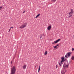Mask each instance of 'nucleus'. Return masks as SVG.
<instances>
[{"label": "nucleus", "instance_id": "obj_10", "mask_svg": "<svg viewBox=\"0 0 74 74\" xmlns=\"http://www.w3.org/2000/svg\"><path fill=\"white\" fill-rule=\"evenodd\" d=\"M71 59L72 60H74V56H72L71 57Z\"/></svg>", "mask_w": 74, "mask_h": 74}, {"label": "nucleus", "instance_id": "obj_2", "mask_svg": "<svg viewBox=\"0 0 74 74\" xmlns=\"http://www.w3.org/2000/svg\"><path fill=\"white\" fill-rule=\"evenodd\" d=\"M71 11L69 13V18H70V17H71V16H72L73 15V14L74 13V12L73 11V9H71Z\"/></svg>", "mask_w": 74, "mask_h": 74}, {"label": "nucleus", "instance_id": "obj_24", "mask_svg": "<svg viewBox=\"0 0 74 74\" xmlns=\"http://www.w3.org/2000/svg\"><path fill=\"white\" fill-rule=\"evenodd\" d=\"M25 11H24V12H23V13H25Z\"/></svg>", "mask_w": 74, "mask_h": 74}, {"label": "nucleus", "instance_id": "obj_11", "mask_svg": "<svg viewBox=\"0 0 74 74\" xmlns=\"http://www.w3.org/2000/svg\"><path fill=\"white\" fill-rule=\"evenodd\" d=\"M40 66H39V68L38 69V73H39V72H40Z\"/></svg>", "mask_w": 74, "mask_h": 74}, {"label": "nucleus", "instance_id": "obj_16", "mask_svg": "<svg viewBox=\"0 0 74 74\" xmlns=\"http://www.w3.org/2000/svg\"><path fill=\"white\" fill-rule=\"evenodd\" d=\"M74 50V48H73L71 50L72 51H73Z\"/></svg>", "mask_w": 74, "mask_h": 74}, {"label": "nucleus", "instance_id": "obj_15", "mask_svg": "<svg viewBox=\"0 0 74 74\" xmlns=\"http://www.w3.org/2000/svg\"><path fill=\"white\" fill-rule=\"evenodd\" d=\"M59 63V65H60V66H62V64H60V62H58Z\"/></svg>", "mask_w": 74, "mask_h": 74}, {"label": "nucleus", "instance_id": "obj_3", "mask_svg": "<svg viewBox=\"0 0 74 74\" xmlns=\"http://www.w3.org/2000/svg\"><path fill=\"white\" fill-rule=\"evenodd\" d=\"M27 23H25L23 24L20 27V29H23L24 27H26Z\"/></svg>", "mask_w": 74, "mask_h": 74}, {"label": "nucleus", "instance_id": "obj_4", "mask_svg": "<svg viewBox=\"0 0 74 74\" xmlns=\"http://www.w3.org/2000/svg\"><path fill=\"white\" fill-rule=\"evenodd\" d=\"M71 52L67 53V54L65 56V58H69V57H70V56H71Z\"/></svg>", "mask_w": 74, "mask_h": 74}, {"label": "nucleus", "instance_id": "obj_6", "mask_svg": "<svg viewBox=\"0 0 74 74\" xmlns=\"http://www.w3.org/2000/svg\"><path fill=\"white\" fill-rule=\"evenodd\" d=\"M68 67V66L67 65H66L65 64H64L63 66V68L64 69H66V68H67Z\"/></svg>", "mask_w": 74, "mask_h": 74}, {"label": "nucleus", "instance_id": "obj_9", "mask_svg": "<svg viewBox=\"0 0 74 74\" xmlns=\"http://www.w3.org/2000/svg\"><path fill=\"white\" fill-rule=\"evenodd\" d=\"M64 62V60H62L60 62L61 64H62V62Z\"/></svg>", "mask_w": 74, "mask_h": 74}, {"label": "nucleus", "instance_id": "obj_23", "mask_svg": "<svg viewBox=\"0 0 74 74\" xmlns=\"http://www.w3.org/2000/svg\"><path fill=\"white\" fill-rule=\"evenodd\" d=\"M42 38V36H40V38Z\"/></svg>", "mask_w": 74, "mask_h": 74}, {"label": "nucleus", "instance_id": "obj_17", "mask_svg": "<svg viewBox=\"0 0 74 74\" xmlns=\"http://www.w3.org/2000/svg\"><path fill=\"white\" fill-rule=\"evenodd\" d=\"M52 1H53V2H55L56 1V0H52Z\"/></svg>", "mask_w": 74, "mask_h": 74}, {"label": "nucleus", "instance_id": "obj_18", "mask_svg": "<svg viewBox=\"0 0 74 74\" xmlns=\"http://www.w3.org/2000/svg\"><path fill=\"white\" fill-rule=\"evenodd\" d=\"M1 8H2V7H0V11L1 10Z\"/></svg>", "mask_w": 74, "mask_h": 74}, {"label": "nucleus", "instance_id": "obj_8", "mask_svg": "<svg viewBox=\"0 0 74 74\" xmlns=\"http://www.w3.org/2000/svg\"><path fill=\"white\" fill-rule=\"evenodd\" d=\"M27 66V65H24L23 66V69H26V68Z\"/></svg>", "mask_w": 74, "mask_h": 74}, {"label": "nucleus", "instance_id": "obj_13", "mask_svg": "<svg viewBox=\"0 0 74 74\" xmlns=\"http://www.w3.org/2000/svg\"><path fill=\"white\" fill-rule=\"evenodd\" d=\"M47 53H48V52H47V51H45L44 53L45 55H46L47 54Z\"/></svg>", "mask_w": 74, "mask_h": 74}, {"label": "nucleus", "instance_id": "obj_14", "mask_svg": "<svg viewBox=\"0 0 74 74\" xmlns=\"http://www.w3.org/2000/svg\"><path fill=\"white\" fill-rule=\"evenodd\" d=\"M62 60H64V57H62L61 58Z\"/></svg>", "mask_w": 74, "mask_h": 74}, {"label": "nucleus", "instance_id": "obj_21", "mask_svg": "<svg viewBox=\"0 0 74 74\" xmlns=\"http://www.w3.org/2000/svg\"><path fill=\"white\" fill-rule=\"evenodd\" d=\"M10 30H11V29H9V31H8V32H10Z\"/></svg>", "mask_w": 74, "mask_h": 74}, {"label": "nucleus", "instance_id": "obj_20", "mask_svg": "<svg viewBox=\"0 0 74 74\" xmlns=\"http://www.w3.org/2000/svg\"><path fill=\"white\" fill-rule=\"evenodd\" d=\"M56 69H57L58 68V65H56Z\"/></svg>", "mask_w": 74, "mask_h": 74}, {"label": "nucleus", "instance_id": "obj_12", "mask_svg": "<svg viewBox=\"0 0 74 74\" xmlns=\"http://www.w3.org/2000/svg\"><path fill=\"white\" fill-rule=\"evenodd\" d=\"M40 15V14H38L35 17L36 18H38V16H39Z\"/></svg>", "mask_w": 74, "mask_h": 74}, {"label": "nucleus", "instance_id": "obj_7", "mask_svg": "<svg viewBox=\"0 0 74 74\" xmlns=\"http://www.w3.org/2000/svg\"><path fill=\"white\" fill-rule=\"evenodd\" d=\"M51 29V25H50L48 27L47 30H50Z\"/></svg>", "mask_w": 74, "mask_h": 74}, {"label": "nucleus", "instance_id": "obj_1", "mask_svg": "<svg viewBox=\"0 0 74 74\" xmlns=\"http://www.w3.org/2000/svg\"><path fill=\"white\" fill-rule=\"evenodd\" d=\"M16 72V69H15V67L14 66L11 69L10 74H15Z\"/></svg>", "mask_w": 74, "mask_h": 74}, {"label": "nucleus", "instance_id": "obj_26", "mask_svg": "<svg viewBox=\"0 0 74 74\" xmlns=\"http://www.w3.org/2000/svg\"><path fill=\"white\" fill-rule=\"evenodd\" d=\"M36 67H37V66H35V68H36Z\"/></svg>", "mask_w": 74, "mask_h": 74}, {"label": "nucleus", "instance_id": "obj_27", "mask_svg": "<svg viewBox=\"0 0 74 74\" xmlns=\"http://www.w3.org/2000/svg\"><path fill=\"white\" fill-rule=\"evenodd\" d=\"M10 63H11V64H12V62H11Z\"/></svg>", "mask_w": 74, "mask_h": 74}, {"label": "nucleus", "instance_id": "obj_5", "mask_svg": "<svg viewBox=\"0 0 74 74\" xmlns=\"http://www.w3.org/2000/svg\"><path fill=\"white\" fill-rule=\"evenodd\" d=\"M60 39H59L57 40L56 41H55L52 42V44H56L57 42H59V41H60Z\"/></svg>", "mask_w": 74, "mask_h": 74}, {"label": "nucleus", "instance_id": "obj_19", "mask_svg": "<svg viewBox=\"0 0 74 74\" xmlns=\"http://www.w3.org/2000/svg\"><path fill=\"white\" fill-rule=\"evenodd\" d=\"M56 47H56V46L54 47V48H56Z\"/></svg>", "mask_w": 74, "mask_h": 74}, {"label": "nucleus", "instance_id": "obj_22", "mask_svg": "<svg viewBox=\"0 0 74 74\" xmlns=\"http://www.w3.org/2000/svg\"><path fill=\"white\" fill-rule=\"evenodd\" d=\"M58 45H57L56 46L57 47L58 46Z\"/></svg>", "mask_w": 74, "mask_h": 74}, {"label": "nucleus", "instance_id": "obj_25", "mask_svg": "<svg viewBox=\"0 0 74 74\" xmlns=\"http://www.w3.org/2000/svg\"><path fill=\"white\" fill-rule=\"evenodd\" d=\"M11 28H12H12H13V27H11Z\"/></svg>", "mask_w": 74, "mask_h": 74}]
</instances>
